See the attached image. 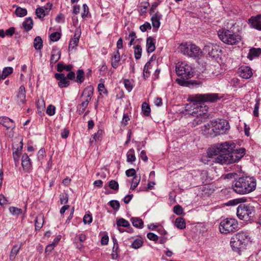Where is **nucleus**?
<instances>
[{
	"label": "nucleus",
	"instance_id": "c85d7f7f",
	"mask_svg": "<svg viewBox=\"0 0 261 261\" xmlns=\"http://www.w3.org/2000/svg\"><path fill=\"white\" fill-rule=\"evenodd\" d=\"M80 35H77L75 33L73 38L71 39L69 44V49H74L78 45Z\"/></svg>",
	"mask_w": 261,
	"mask_h": 261
},
{
	"label": "nucleus",
	"instance_id": "3c124183",
	"mask_svg": "<svg viewBox=\"0 0 261 261\" xmlns=\"http://www.w3.org/2000/svg\"><path fill=\"white\" fill-rule=\"evenodd\" d=\"M49 37L51 41L56 42L60 39L61 34L58 32H54L50 34Z\"/></svg>",
	"mask_w": 261,
	"mask_h": 261
},
{
	"label": "nucleus",
	"instance_id": "052dcab7",
	"mask_svg": "<svg viewBox=\"0 0 261 261\" xmlns=\"http://www.w3.org/2000/svg\"><path fill=\"white\" fill-rule=\"evenodd\" d=\"M60 200L61 204L67 203L68 201V195L67 194L60 195Z\"/></svg>",
	"mask_w": 261,
	"mask_h": 261
},
{
	"label": "nucleus",
	"instance_id": "9b49d317",
	"mask_svg": "<svg viewBox=\"0 0 261 261\" xmlns=\"http://www.w3.org/2000/svg\"><path fill=\"white\" fill-rule=\"evenodd\" d=\"M203 50L205 53H207L209 56L213 58H215L219 56V53L221 51L219 45L216 44L210 43L205 45Z\"/></svg>",
	"mask_w": 261,
	"mask_h": 261
},
{
	"label": "nucleus",
	"instance_id": "20e7f679",
	"mask_svg": "<svg viewBox=\"0 0 261 261\" xmlns=\"http://www.w3.org/2000/svg\"><path fill=\"white\" fill-rule=\"evenodd\" d=\"M251 243L250 233L247 231H240L234 234L230 241L232 250L239 254L246 250Z\"/></svg>",
	"mask_w": 261,
	"mask_h": 261
},
{
	"label": "nucleus",
	"instance_id": "c9c22d12",
	"mask_svg": "<svg viewBox=\"0 0 261 261\" xmlns=\"http://www.w3.org/2000/svg\"><path fill=\"white\" fill-rule=\"evenodd\" d=\"M103 130L101 129H99L97 130V132L92 135L93 140L91 139L90 141V143L92 144L94 140L95 141H99L102 138Z\"/></svg>",
	"mask_w": 261,
	"mask_h": 261
},
{
	"label": "nucleus",
	"instance_id": "4be33fe9",
	"mask_svg": "<svg viewBox=\"0 0 261 261\" xmlns=\"http://www.w3.org/2000/svg\"><path fill=\"white\" fill-rule=\"evenodd\" d=\"M261 54L260 48L251 47L247 55V58L250 60H252L254 58L258 57Z\"/></svg>",
	"mask_w": 261,
	"mask_h": 261
},
{
	"label": "nucleus",
	"instance_id": "c756f323",
	"mask_svg": "<svg viewBox=\"0 0 261 261\" xmlns=\"http://www.w3.org/2000/svg\"><path fill=\"white\" fill-rule=\"evenodd\" d=\"M175 226L180 229H183L186 228V222L184 218L178 217L175 221Z\"/></svg>",
	"mask_w": 261,
	"mask_h": 261
},
{
	"label": "nucleus",
	"instance_id": "6ab92c4d",
	"mask_svg": "<svg viewBox=\"0 0 261 261\" xmlns=\"http://www.w3.org/2000/svg\"><path fill=\"white\" fill-rule=\"evenodd\" d=\"M94 87L90 85L86 87L83 90L81 97L84 96L85 99L90 101L93 95Z\"/></svg>",
	"mask_w": 261,
	"mask_h": 261
},
{
	"label": "nucleus",
	"instance_id": "a211bd4d",
	"mask_svg": "<svg viewBox=\"0 0 261 261\" xmlns=\"http://www.w3.org/2000/svg\"><path fill=\"white\" fill-rule=\"evenodd\" d=\"M0 124L6 127L7 129L10 128L13 129L15 127V124L13 120L6 116L0 117Z\"/></svg>",
	"mask_w": 261,
	"mask_h": 261
},
{
	"label": "nucleus",
	"instance_id": "69168bd1",
	"mask_svg": "<svg viewBox=\"0 0 261 261\" xmlns=\"http://www.w3.org/2000/svg\"><path fill=\"white\" fill-rule=\"evenodd\" d=\"M83 12L82 13V17L83 18H85L87 17L88 14L89 13V8L88 6L85 4L83 5Z\"/></svg>",
	"mask_w": 261,
	"mask_h": 261
},
{
	"label": "nucleus",
	"instance_id": "f03ea898",
	"mask_svg": "<svg viewBox=\"0 0 261 261\" xmlns=\"http://www.w3.org/2000/svg\"><path fill=\"white\" fill-rule=\"evenodd\" d=\"M175 71L180 79H177V83L181 86L193 88L194 86L200 85L201 83L195 80H188L193 76L194 71L192 67L185 62H178L176 65Z\"/></svg>",
	"mask_w": 261,
	"mask_h": 261
},
{
	"label": "nucleus",
	"instance_id": "f8f14e48",
	"mask_svg": "<svg viewBox=\"0 0 261 261\" xmlns=\"http://www.w3.org/2000/svg\"><path fill=\"white\" fill-rule=\"evenodd\" d=\"M54 76L58 81V85L60 88H67L70 85V81L67 79L64 73H56Z\"/></svg>",
	"mask_w": 261,
	"mask_h": 261
},
{
	"label": "nucleus",
	"instance_id": "9d476101",
	"mask_svg": "<svg viewBox=\"0 0 261 261\" xmlns=\"http://www.w3.org/2000/svg\"><path fill=\"white\" fill-rule=\"evenodd\" d=\"M221 98L218 93L198 94L191 97L190 100L193 102H215Z\"/></svg>",
	"mask_w": 261,
	"mask_h": 261
},
{
	"label": "nucleus",
	"instance_id": "ddd939ff",
	"mask_svg": "<svg viewBox=\"0 0 261 261\" xmlns=\"http://www.w3.org/2000/svg\"><path fill=\"white\" fill-rule=\"evenodd\" d=\"M248 23L251 28L261 31V14L251 16L248 19Z\"/></svg>",
	"mask_w": 261,
	"mask_h": 261
},
{
	"label": "nucleus",
	"instance_id": "cd10ccee",
	"mask_svg": "<svg viewBox=\"0 0 261 261\" xmlns=\"http://www.w3.org/2000/svg\"><path fill=\"white\" fill-rule=\"evenodd\" d=\"M22 26L26 31H30L33 26V20L31 17L25 18L22 23Z\"/></svg>",
	"mask_w": 261,
	"mask_h": 261
},
{
	"label": "nucleus",
	"instance_id": "412c9836",
	"mask_svg": "<svg viewBox=\"0 0 261 261\" xmlns=\"http://www.w3.org/2000/svg\"><path fill=\"white\" fill-rule=\"evenodd\" d=\"M112 241L113 243V247L112 248V253L111 254L112 258L113 259H116L118 256V253L119 252V245L117 239L114 237H112Z\"/></svg>",
	"mask_w": 261,
	"mask_h": 261
},
{
	"label": "nucleus",
	"instance_id": "49530a36",
	"mask_svg": "<svg viewBox=\"0 0 261 261\" xmlns=\"http://www.w3.org/2000/svg\"><path fill=\"white\" fill-rule=\"evenodd\" d=\"M143 241L139 239H135L132 244V247L135 249H138L140 248L143 245Z\"/></svg>",
	"mask_w": 261,
	"mask_h": 261
},
{
	"label": "nucleus",
	"instance_id": "7c9ffc66",
	"mask_svg": "<svg viewBox=\"0 0 261 261\" xmlns=\"http://www.w3.org/2000/svg\"><path fill=\"white\" fill-rule=\"evenodd\" d=\"M34 47L36 50H40L43 47V41L41 37L37 36L34 40Z\"/></svg>",
	"mask_w": 261,
	"mask_h": 261
},
{
	"label": "nucleus",
	"instance_id": "1a4fd4ad",
	"mask_svg": "<svg viewBox=\"0 0 261 261\" xmlns=\"http://www.w3.org/2000/svg\"><path fill=\"white\" fill-rule=\"evenodd\" d=\"M238 227L237 220L232 218H226L221 221L219 224V230L221 233L227 234L234 231Z\"/></svg>",
	"mask_w": 261,
	"mask_h": 261
},
{
	"label": "nucleus",
	"instance_id": "a19ab883",
	"mask_svg": "<svg viewBox=\"0 0 261 261\" xmlns=\"http://www.w3.org/2000/svg\"><path fill=\"white\" fill-rule=\"evenodd\" d=\"M13 71V69L11 67H5L2 71V79H5L8 75L11 74Z\"/></svg>",
	"mask_w": 261,
	"mask_h": 261
},
{
	"label": "nucleus",
	"instance_id": "72a5a7b5",
	"mask_svg": "<svg viewBox=\"0 0 261 261\" xmlns=\"http://www.w3.org/2000/svg\"><path fill=\"white\" fill-rule=\"evenodd\" d=\"M43 225V217L39 216L36 218L35 229L36 231L39 230Z\"/></svg>",
	"mask_w": 261,
	"mask_h": 261
},
{
	"label": "nucleus",
	"instance_id": "a18cd8bd",
	"mask_svg": "<svg viewBox=\"0 0 261 261\" xmlns=\"http://www.w3.org/2000/svg\"><path fill=\"white\" fill-rule=\"evenodd\" d=\"M110 206L115 211H117L120 208V203L118 200H112L109 202Z\"/></svg>",
	"mask_w": 261,
	"mask_h": 261
},
{
	"label": "nucleus",
	"instance_id": "5701e85b",
	"mask_svg": "<svg viewBox=\"0 0 261 261\" xmlns=\"http://www.w3.org/2000/svg\"><path fill=\"white\" fill-rule=\"evenodd\" d=\"M120 60V52L119 50H117V51L113 54V55L112 56L111 58V65L114 68L116 69L118 67Z\"/></svg>",
	"mask_w": 261,
	"mask_h": 261
},
{
	"label": "nucleus",
	"instance_id": "6e6d98bb",
	"mask_svg": "<svg viewBox=\"0 0 261 261\" xmlns=\"http://www.w3.org/2000/svg\"><path fill=\"white\" fill-rule=\"evenodd\" d=\"M128 38H130L129 42V45L130 46L135 44L134 41L137 38L136 33L134 31H131L128 35Z\"/></svg>",
	"mask_w": 261,
	"mask_h": 261
},
{
	"label": "nucleus",
	"instance_id": "7ed1b4c3",
	"mask_svg": "<svg viewBox=\"0 0 261 261\" xmlns=\"http://www.w3.org/2000/svg\"><path fill=\"white\" fill-rule=\"evenodd\" d=\"M256 187V179L250 176H243L236 179L232 184L234 192L240 195L250 193L254 191Z\"/></svg>",
	"mask_w": 261,
	"mask_h": 261
},
{
	"label": "nucleus",
	"instance_id": "79ce46f5",
	"mask_svg": "<svg viewBox=\"0 0 261 261\" xmlns=\"http://www.w3.org/2000/svg\"><path fill=\"white\" fill-rule=\"evenodd\" d=\"M15 14L18 17H23L27 14V10L25 8L17 7L15 10Z\"/></svg>",
	"mask_w": 261,
	"mask_h": 261
},
{
	"label": "nucleus",
	"instance_id": "774afa93",
	"mask_svg": "<svg viewBox=\"0 0 261 261\" xmlns=\"http://www.w3.org/2000/svg\"><path fill=\"white\" fill-rule=\"evenodd\" d=\"M129 120L130 119L128 114L124 113L123 115V118L121 121V123L124 124V125H126L128 124V122L129 121Z\"/></svg>",
	"mask_w": 261,
	"mask_h": 261
},
{
	"label": "nucleus",
	"instance_id": "680f3d73",
	"mask_svg": "<svg viewBox=\"0 0 261 261\" xmlns=\"http://www.w3.org/2000/svg\"><path fill=\"white\" fill-rule=\"evenodd\" d=\"M125 174L127 177L133 176L134 177L135 176H137L136 175V171L135 169H134V168H131L125 171Z\"/></svg>",
	"mask_w": 261,
	"mask_h": 261
},
{
	"label": "nucleus",
	"instance_id": "864d4df0",
	"mask_svg": "<svg viewBox=\"0 0 261 261\" xmlns=\"http://www.w3.org/2000/svg\"><path fill=\"white\" fill-rule=\"evenodd\" d=\"M109 187L110 189L115 191H118L119 189L118 183L114 180H111L109 181Z\"/></svg>",
	"mask_w": 261,
	"mask_h": 261
},
{
	"label": "nucleus",
	"instance_id": "8fccbe9b",
	"mask_svg": "<svg viewBox=\"0 0 261 261\" xmlns=\"http://www.w3.org/2000/svg\"><path fill=\"white\" fill-rule=\"evenodd\" d=\"M123 84L124 85V87L128 91V92H130L133 88V86L132 83V82L128 79H125L123 81Z\"/></svg>",
	"mask_w": 261,
	"mask_h": 261
},
{
	"label": "nucleus",
	"instance_id": "4468645a",
	"mask_svg": "<svg viewBox=\"0 0 261 261\" xmlns=\"http://www.w3.org/2000/svg\"><path fill=\"white\" fill-rule=\"evenodd\" d=\"M239 75L244 79H249L252 77L253 73L251 68L248 66H242L238 71Z\"/></svg>",
	"mask_w": 261,
	"mask_h": 261
},
{
	"label": "nucleus",
	"instance_id": "2eb2a0df",
	"mask_svg": "<svg viewBox=\"0 0 261 261\" xmlns=\"http://www.w3.org/2000/svg\"><path fill=\"white\" fill-rule=\"evenodd\" d=\"M21 166L25 172H30L32 168L31 160L27 153H24L22 155Z\"/></svg>",
	"mask_w": 261,
	"mask_h": 261
},
{
	"label": "nucleus",
	"instance_id": "0eeeda50",
	"mask_svg": "<svg viewBox=\"0 0 261 261\" xmlns=\"http://www.w3.org/2000/svg\"><path fill=\"white\" fill-rule=\"evenodd\" d=\"M208 125L212 128L214 136L227 134L230 129L228 122L223 119L219 121H212Z\"/></svg>",
	"mask_w": 261,
	"mask_h": 261
},
{
	"label": "nucleus",
	"instance_id": "bf43d9fd",
	"mask_svg": "<svg viewBox=\"0 0 261 261\" xmlns=\"http://www.w3.org/2000/svg\"><path fill=\"white\" fill-rule=\"evenodd\" d=\"M13 156L15 165L17 166L19 163V153H18V150H15L13 151Z\"/></svg>",
	"mask_w": 261,
	"mask_h": 261
},
{
	"label": "nucleus",
	"instance_id": "c03bdc74",
	"mask_svg": "<svg viewBox=\"0 0 261 261\" xmlns=\"http://www.w3.org/2000/svg\"><path fill=\"white\" fill-rule=\"evenodd\" d=\"M141 177L140 176H135L132 179V184L130 189L133 190H135L138 186Z\"/></svg>",
	"mask_w": 261,
	"mask_h": 261
},
{
	"label": "nucleus",
	"instance_id": "aec40b11",
	"mask_svg": "<svg viewBox=\"0 0 261 261\" xmlns=\"http://www.w3.org/2000/svg\"><path fill=\"white\" fill-rule=\"evenodd\" d=\"M155 39L152 37H149L146 39V50L148 53H151L155 49Z\"/></svg>",
	"mask_w": 261,
	"mask_h": 261
},
{
	"label": "nucleus",
	"instance_id": "dca6fc26",
	"mask_svg": "<svg viewBox=\"0 0 261 261\" xmlns=\"http://www.w3.org/2000/svg\"><path fill=\"white\" fill-rule=\"evenodd\" d=\"M25 90L23 86L19 88L18 91L15 97V100L19 105H23L25 102Z\"/></svg>",
	"mask_w": 261,
	"mask_h": 261
},
{
	"label": "nucleus",
	"instance_id": "f3484780",
	"mask_svg": "<svg viewBox=\"0 0 261 261\" xmlns=\"http://www.w3.org/2000/svg\"><path fill=\"white\" fill-rule=\"evenodd\" d=\"M87 239V236L85 233L76 234L74 238V244L77 249H81L83 247V243Z\"/></svg>",
	"mask_w": 261,
	"mask_h": 261
},
{
	"label": "nucleus",
	"instance_id": "473e14b6",
	"mask_svg": "<svg viewBox=\"0 0 261 261\" xmlns=\"http://www.w3.org/2000/svg\"><path fill=\"white\" fill-rule=\"evenodd\" d=\"M131 221L133 225L138 228H142L144 223L142 220L139 218H132Z\"/></svg>",
	"mask_w": 261,
	"mask_h": 261
},
{
	"label": "nucleus",
	"instance_id": "37998d69",
	"mask_svg": "<svg viewBox=\"0 0 261 261\" xmlns=\"http://www.w3.org/2000/svg\"><path fill=\"white\" fill-rule=\"evenodd\" d=\"M116 224L118 226H122L124 227H130V224L129 222L123 218H120L118 220Z\"/></svg>",
	"mask_w": 261,
	"mask_h": 261
},
{
	"label": "nucleus",
	"instance_id": "ea45409f",
	"mask_svg": "<svg viewBox=\"0 0 261 261\" xmlns=\"http://www.w3.org/2000/svg\"><path fill=\"white\" fill-rule=\"evenodd\" d=\"M142 111L145 116H148L150 114V108L146 102H143L142 105Z\"/></svg>",
	"mask_w": 261,
	"mask_h": 261
},
{
	"label": "nucleus",
	"instance_id": "de8ad7c7",
	"mask_svg": "<svg viewBox=\"0 0 261 261\" xmlns=\"http://www.w3.org/2000/svg\"><path fill=\"white\" fill-rule=\"evenodd\" d=\"M55 112L56 107L52 105H49L46 109V114L50 116H52L55 114Z\"/></svg>",
	"mask_w": 261,
	"mask_h": 261
},
{
	"label": "nucleus",
	"instance_id": "603ef678",
	"mask_svg": "<svg viewBox=\"0 0 261 261\" xmlns=\"http://www.w3.org/2000/svg\"><path fill=\"white\" fill-rule=\"evenodd\" d=\"M260 106V99L256 98L255 99V105L254 106L253 114L254 116L257 117L258 116V110Z\"/></svg>",
	"mask_w": 261,
	"mask_h": 261
},
{
	"label": "nucleus",
	"instance_id": "5fc2aeb1",
	"mask_svg": "<svg viewBox=\"0 0 261 261\" xmlns=\"http://www.w3.org/2000/svg\"><path fill=\"white\" fill-rule=\"evenodd\" d=\"M92 216L90 214H86L83 218V222L85 224H90L92 222Z\"/></svg>",
	"mask_w": 261,
	"mask_h": 261
},
{
	"label": "nucleus",
	"instance_id": "f704fd0d",
	"mask_svg": "<svg viewBox=\"0 0 261 261\" xmlns=\"http://www.w3.org/2000/svg\"><path fill=\"white\" fill-rule=\"evenodd\" d=\"M85 80V73L83 69H78L76 71V76L75 81L82 84Z\"/></svg>",
	"mask_w": 261,
	"mask_h": 261
},
{
	"label": "nucleus",
	"instance_id": "4d7b16f0",
	"mask_svg": "<svg viewBox=\"0 0 261 261\" xmlns=\"http://www.w3.org/2000/svg\"><path fill=\"white\" fill-rule=\"evenodd\" d=\"M173 212L177 215H180L183 213V208L179 204H177L174 206Z\"/></svg>",
	"mask_w": 261,
	"mask_h": 261
},
{
	"label": "nucleus",
	"instance_id": "b1692460",
	"mask_svg": "<svg viewBox=\"0 0 261 261\" xmlns=\"http://www.w3.org/2000/svg\"><path fill=\"white\" fill-rule=\"evenodd\" d=\"M61 51L58 49H53L51 51L50 62L56 64L61 58Z\"/></svg>",
	"mask_w": 261,
	"mask_h": 261
},
{
	"label": "nucleus",
	"instance_id": "0e129e2a",
	"mask_svg": "<svg viewBox=\"0 0 261 261\" xmlns=\"http://www.w3.org/2000/svg\"><path fill=\"white\" fill-rule=\"evenodd\" d=\"M147 237L149 240L153 241H156L159 239L158 236L152 232L148 233L147 234Z\"/></svg>",
	"mask_w": 261,
	"mask_h": 261
},
{
	"label": "nucleus",
	"instance_id": "e433bc0d",
	"mask_svg": "<svg viewBox=\"0 0 261 261\" xmlns=\"http://www.w3.org/2000/svg\"><path fill=\"white\" fill-rule=\"evenodd\" d=\"M9 210L11 214L14 216L18 217L22 213V210L15 206H10Z\"/></svg>",
	"mask_w": 261,
	"mask_h": 261
},
{
	"label": "nucleus",
	"instance_id": "f257e3e1",
	"mask_svg": "<svg viewBox=\"0 0 261 261\" xmlns=\"http://www.w3.org/2000/svg\"><path fill=\"white\" fill-rule=\"evenodd\" d=\"M236 145L230 142L218 143L208 149L209 158H215V162L220 164H230L238 162L245 154L244 148L234 150Z\"/></svg>",
	"mask_w": 261,
	"mask_h": 261
},
{
	"label": "nucleus",
	"instance_id": "58836bf2",
	"mask_svg": "<svg viewBox=\"0 0 261 261\" xmlns=\"http://www.w3.org/2000/svg\"><path fill=\"white\" fill-rule=\"evenodd\" d=\"M134 55L135 58L136 60H139L141 58L142 55V48L140 45H137L134 47Z\"/></svg>",
	"mask_w": 261,
	"mask_h": 261
},
{
	"label": "nucleus",
	"instance_id": "393cba45",
	"mask_svg": "<svg viewBox=\"0 0 261 261\" xmlns=\"http://www.w3.org/2000/svg\"><path fill=\"white\" fill-rule=\"evenodd\" d=\"M161 16V15H159L157 12L151 17L152 24L154 28L158 29L160 27Z\"/></svg>",
	"mask_w": 261,
	"mask_h": 261
},
{
	"label": "nucleus",
	"instance_id": "e2e57ef3",
	"mask_svg": "<svg viewBox=\"0 0 261 261\" xmlns=\"http://www.w3.org/2000/svg\"><path fill=\"white\" fill-rule=\"evenodd\" d=\"M98 91L101 93L102 92L105 94H108V90L106 89L105 85L103 83H99L98 85Z\"/></svg>",
	"mask_w": 261,
	"mask_h": 261
},
{
	"label": "nucleus",
	"instance_id": "2f4dec72",
	"mask_svg": "<svg viewBox=\"0 0 261 261\" xmlns=\"http://www.w3.org/2000/svg\"><path fill=\"white\" fill-rule=\"evenodd\" d=\"M126 161L128 163H132L136 161V156L134 149H130L126 153Z\"/></svg>",
	"mask_w": 261,
	"mask_h": 261
},
{
	"label": "nucleus",
	"instance_id": "13d9d810",
	"mask_svg": "<svg viewBox=\"0 0 261 261\" xmlns=\"http://www.w3.org/2000/svg\"><path fill=\"white\" fill-rule=\"evenodd\" d=\"M151 29V25L148 22H145L143 24L140 25V30L143 32H145L147 30H150Z\"/></svg>",
	"mask_w": 261,
	"mask_h": 261
},
{
	"label": "nucleus",
	"instance_id": "09e8293b",
	"mask_svg": "<svg viewBox=\"0 0 261 261\" xmlns=\"http://www.w3.org/2000/svg\"><path fill=\"white\" fill-rule=\"evenodd\" d=\"M205 114L204 113L202 114L201 113H199V115L200 117H199V116L197 115V117L194 119L193 122V124L199 125L201 124L203 122V117H204Z\"/></svg>",
	"mask_w": 261,
	"mask_h": 261
},
{
	"label": "nucleus",
	"instance_id": "338daca9",
	"mask_svg": "<svg viewBox=\"0 0 261 261\" xmlns=\"http://www.w3.org/2000/svg\"><path fill=\"white\" fill-rule=\"evenodd\" d=\"M55 20L58 23H64L65 22V17L63 14L59 13L56 17Z\"/></svg>",
	"mask_w": 261,
	"mask_h": 261
},
{
	"label": "nucleus",
	"instance_id": "6e6552de",
	"mask_svg": "<svg viewBox=\"0 0 261 261\" xmlns=\"http://www.w3.org/2000/svg\"><path fill=\"white\" fill-rule=\"evenodd\" d=\"M255 213L254 207L249 205L241 204L237 208V215L241 220L249 221Z\"/></svg>",
	"mask_w": 261,
	"mask_h": 261
},
{
	"label": "nucleus",
	"instance_id": "a878e982",
	"mask_svg": "<svg viewBox=\"0 0 261 261\" xmlns=\"http://www.w3.org/2000/svg\"><path fill=\"white\" fill-rule=\"evenodd\" d=\"M73 68L71 64L65 65L63 62H60L57 64V70L59 72H62L63 70L70 71Z\"/></svg>",
	"mask_w": 261,
	"mask_h": 261
},
{
	"label": "nucleus",
	"instance_id": "bb28decb",
	"mask_svg": "<svg viewBox=\"0 0 261 261\" xmlns=\"http://www.w3.org/2000/svg\"><path fill=\"white\" fill-rule=\"evenodd\" d=\"M21 246H18L17 245H14L11 250L9 259L11 261H15L16 255L19 252Z\"/></svg>",
	"mask_w": 261,
	"mask_h": 261
},
{
	"label": "nucleus",
	"instance_id": "423d86ee",
	"mask_svg": "<svg viewBox=\"0 0 261 261\" xmlns=\"http://www.w3.org/2000/svg\"><path fill=\"white\" fill-rule=\"evenodd\" d=\"M180 49L183 55L194 59H199L202 56V51L200 48L196 44L190 42L181 43Z\"/></svg>",
	"mask_w": 261,
	"mask_h": 261
},
{
	"label": "nucleus",
	"instance_id": "39448f33",
	"mask_svg": "<svg viewBox=\"0 0 261 261\" xmlns=\"http://www.w3.org/2000/svg\"><path fill=\"white\" fill-rule=\"evenodd\" d=\"M218 35L220 39L228 45H236L239 43L242 37L238 33L232 30L222 29L218 31Z\"/></svg>",
	"mask_w": 261,
	"mask_h": 261
},
{
	"label": "nucleus",
	"instance_id": "4c0bfd02",
	"mask_svg": "<svg viewBox=\"0 0 261 261\" xmlns=\"http://www.w3.org/2000/svg\"><path fill=\"white\" fill-rule=\"evenodd\" d=\"M37 16L39 18H43L46 15L48 14L45 12L44 9L41 7L37 8L35 11Z\"/></svg>",
	"mask_w": 261,
	"mask_h": 261
}]
</instances>
